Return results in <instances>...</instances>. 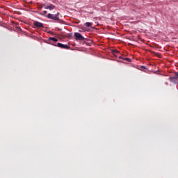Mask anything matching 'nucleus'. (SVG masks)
I'll list each match as a JSON object with an SVG mask.
<instances>
[{
    "label": "nucleus",
    "mask_w": 178,
    "mask_h": 178,
    "mask_svg": "<svg viewBox=\"0 0 178 178\" xmlns=\"http://www.w3.org/2000/svg\"><path fill=\"white\" fill-rule=\"evenodd\" d=\"M46 17L48 19H53V20L58 21L59 20V13H57L56 15L49 13L48 15L46 16Z\"/></svg>",
    "instance_id": "f257e3e1"
},
{
    "label": "nucleus",
    "mask_w": 178,
    "mask_h": 178,
    "mask_svg": "<svg viewBox=\"0 0 178 178\" xmlns=\"http://www.w3.org/2000/svg\"><path fill=\"white\" fill-rule=\"evenodd\" d=\"M170 81L172 82V83L177 84L178 83V72H175L174 76L169 77Z\"/></svg>",
    "instance_id": "f03ea898"
},
{
    "label": "nucleus",
    "mask_w": 178,
    "mask_h": 178,
    "mask_svg": "<svg viewBox=\"0 0 178 178\" xmlns=\"http://www.w3.org/2000/svg\"><path fill=\"white\" fill-rule=\"evenodd\" d=\"M74 39L76 40H79V41H84L86 40V38L79 33L76 32L74 33Z\"/></svg>",
    "instance_id": "7ed1b4c3"
},
{
    "label": "nucleus",
    "mask_w": 178,
    "mask_h": 178,
    "mask_svg": "<svg viewBox=\"0 0 178 178\" xmlns=\"http://www.w3.org/2000/svg\"><path fill=\"white\" fill-rule=\"evenodd\" d=\"M33 25L39 29H43L44 28V25L41 22H38V21H34L33 22Z\"/></svg>",
    "instance_id": "20e7f679"
},
{
    "label": "nucleus",
    "mask_w": 178,
    "mask_h": 178,
    "mask_svg": "<svg viewBox=\"0 0 178 178\" xmlns=\"http://www.w3.org/2000/svg\"><path fill=\"white\" fill-rule=\"evenodd\" d=\"M57 47L58 48H62L64 49H70V47L68 46L67 44H63L61 43H57Z\"/></svg>",
    "instance_id": "39448f33"
},
{
    "label": "nucleus",
    "mask_w": 178,
    "mask_h": 178,
    "mask_svg": "<svg viewBox=\"0 0 178 178\" xmlns=\"http://www.w3.org/2000/svg\"><path fill=\"white\" fill-rule=\"evenodd\" d=\"M51 41H53L54 42H58V39L55 38L49 37V39H48V44H51Z\"/></svg>",
    "instance_id": "423d86ee"
},
{
    "label": "nucleus",
    "mask_w": 178,
    "mask_h": 178,
    "mask_svg": "<svg viewBox=\"0 0 178 178\" xmlns=\"http://www.w3.org/2000/svg\"><path fill=\"white\" fill-rule=\"evenodd\" d=\"M86 27H91V26L92 25V23L90 22H86L84 24Z\"/></svg>",
    "instance_id": "0eeeda50"
},
{
    "label": "nucleus",
    "mask_w": 178,
    "mask_h": 178,
    "mask_svg": "<svg viewBox=\"0 0 178 178\" xmlns=\"http://www.w3.org/2000/svg\"><path fill=\"white\" fill-rule=\"evenodd\" d=\"M54 9H55V6L49 4V10H53Z\"/></svg>",
    "instance_id": "6e6552de"
},
{
    "label": "nucleus",
    "mask_w": 178,
    "mask_h": 178,
    "mask_svg": "<svg viewBox=\"0 0 178 178\" xmlns=\"http://www.w3.org/2000/svg\"><path fill=\"white\" fill-rule=\"evenodd\" d=\"M122 60H127L129 62H131V59L130 58H122Z\"/></svg>",
    "instance_id": "1a4fd4ad"
},
{
    "label": "nucleus",
    "mask_w": 178,
    "mask_h": 178,
    "mask_svg": "<svg viewBox=\"0 0 178 178\" xmlns=\"http://www.w3.org/2000/svg\"><path fill=\"white\" fill-rule=\"evenodd\" d=\"M113 54H118L119 51L118 50L115 49V50H113Z\"/></svg>",
    "instance_id": "9d476101"
},
{
    "label": "nucleus",
    "mask_w": 178,
    "mask_h": 178,
    "mask_svg": "<svg viewBox=\"0 0 178 178\" xmlns=\"http://www.w3.org/2000/svg\"><path fill=\"white\" fill-rule=\"evenodd\" d=\"M155 55H156L157 57L161 58V54L155 53Z\"/></svg>",
    "instance_id": "9b49d317"
},
{
    "label": "nucleus",
    "mask_w": 178,
    "mask_h": 178,
    "mask_svg": "<svg viewBox=\"0 0 178 178\" xmlns=\"http://www.w3.org/2000/svg\"><path fill=\"white\" fill-rule=\"evenodd\" d=\"M47 14V11H43V15L45 16V15Z\"/></svg>",
    "instance_id": "f8f14e48"
},
{
    "label": "nucleus",
    "mask_w": 178,
    "mask_h": 178,
    "mask_svg": "<svg viewBox=\"0 0 178 178\" xmlns=\"http://www.w3.org/2000/svg\"><path fill=\"white\" fill-rule=\"evenodd\" d=\"M44 9H49V6H47Z\"/></svg>",
    "instance_id": "ddd939ff"
},
{
    "label": "nucleus",
    "mask_w": 178,
    "mask_h": 178,
    "mask_svg": "<svg viewBox=\"0 0 178 178\" xmlns=\"http://www.w3.org/2000/svg\"><path fill=\"white\" fill-rule=\"evenodd\" d=\"M142 68L146 69V67L145 66H142Z\"/></svg>",
    "instance_id": "4468645a"
},
{
    "label": "nucleus",
    "mask_w": 178,
    "mask_h": 178,
    "mask_svg": "<svg viewBox=\"0 0 178 178\" xmlns=\"http://www.w3.org/2000/svg\"><path fill=\"white\" fill-rule=\"evenodd\" d=\"M119 58H122V57H121V56H120V57H119Z\"/></svg>",
    "instance_id": "2eb2a0df"
},
{
    "label": "nucleus",
    "mask_w": 178,
    "mask_h": 178,
    "mask_svg": "<svg viewBox=\"0 0 178 178\" xmlns=\"http://www.w3.org/2000/svg\"><path fill=\"white\" fill-rule=\"evenodd\" d=\"M79 32H81V30H79Z\"/></svg>",
    "instance_id": "dca6fc26"
}]
</instances>
